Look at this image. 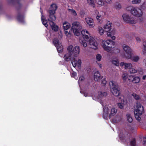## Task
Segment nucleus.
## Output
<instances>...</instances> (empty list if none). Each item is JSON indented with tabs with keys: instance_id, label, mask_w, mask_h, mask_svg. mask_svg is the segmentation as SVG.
<instances>
[{
	"instance_id": "1",
	"label": "nucleus",
	"mask_w": 146,
	"mask_h": 146,
	"mask_svg": "<svg viewBox=\"0 0 146 146\" xmlns=\"http://www.w3.org/2000/svg\"><path fill=\"white\" fill-rule=\"evenodd\" d=\"M144 112L143 107L140 102L137 101L136 103V108L134 112L135 117L137 120L140 121L141 119L140 116Z\"/></svg>"
},
{
	"instance_id": "2",
	"label": "nucleus",
	"mask_w": 146,
	"mask_h": 146,
	"mask_svg": "<svg viewBox=\"0 0 146 146\" xmlns=\"http://www.w3.org/2000/svg\"><path fill=\"white\" fill-rule=\"evenodd\" d=\"M102 46L104 50L109 52L112 49L115 47V42L111 40H108L106 41H103L102 42Z\"/></svg>"
},
{
	"instance_id": "3",
	"label": "nucleus",
	"mask_w": 146,
	"mask_h": 146,
	"mask_svg": "<svg viewBox=\"0 0 146 146\" xmlns=\"http://www.w3.org/2000/svg\"><path fill=\"white\" fill-rule=\"evenodd\" d=\"M111 87V92L113 94L116 96H119L120 94V89L118 85L116 84L113 81H111L109 84Z\"/></svg>"
},
{
	"instance_id": "4",
	"label": "nucleus",
	"mask_w": 146,
	"mask_h": 146,
	"mask_svg": "<svg viewBox=\"0 0 146 146\" xmlns=\"http://www.w3.org/2000/svg\"><path fill=\"white\" fill-rule=\"evenodd\" d=\"M104 28V31L108 32L107 33V35L108 36H111L112 35H115V30L114 29H113L111 30V23H107L105 25Z\"/></svg>"
},
{
	"instance_id": "5",
	"label": "nucleus",
	"mask_w": 146,
	"mask_h": 146,
	"mask_svg": "<svg viewBox=\"0 0 146 146\" xmlns=\"http://www.w3.org/2000/svg\"><path fill=\"white\" fill-rule=\"evenodd\" d=\"M123 48L125 52V56L126 58H129L133 54V52L132 49L128 46L124 44L123 45Z\"/></svg>"
},
{
	"instance_id": "6",
	"label": "nucleus",
	"mask_w": 146,
	"mask_h": 146,
	"mask_svg": "<svg viewBox=\"0 0 146 146\" xmlns=\"http://www.w3.org/2000/svg\"><path fill=\"white\" fill-rule=\"evenodd\" d=\"M122 17L124 21L130 24H133L136 23V21L134 20L131 16H129L126 13H124Z\"/></svg>"
},
{
	"instance_id": "7",
	"label": "nucleus",
	"mask_w": 146,
	"mask_h": 146,
	"mask_svg": "<svg viewBox=\"0 0 146 146\" xmlns=\"http://www.w3.org/2000/svg\"><path fill=\"white\" fill-rule=\"evenodd\" d=\"M80 33L82 36L83 38L84 39V40H82L80 41V43L83 45V46L84 47H85L87 46V43L86 42V41H87L89 37L88 35H86L85 34L86 30H81V31Z\"/></svg>"
},
{
	"instance_id": "8",
	"label": "nucleus",
	"mask_w": 146,
	"mask_h": 146,
	"mask_svg": "<svg viewBox=\"0 0 146 146\" xmlns=\"http://www.w3.org/2000/svg\"><path fill=\"white\" fill-rule=\"evenodd\" d=\"M90 47L96 50L98 48V45L96 40L93 37H91L88 41Z\"/></svg>"
},
{
	"instance_id": "9",
	"label": "nucleus",
	"mask_w": 146,
	"mask_h": 146,
	"mask_svg": "<svg viewBox=\"0 0 146 146\" xmlns=\"http://www.w3.org/2000/svg\"><path fill=\"white\" fill-rule=\"evenodd\" d=\"M143 12L140 10V9H137L135 7L132 10L131 12V14L132 15L137 17H141L143 15Z\"/></svg>"
},
{
	"instance_id": "10",
	"label": "nucleus",
	"mask_w": 146,
	"mask_h": 146,
	"mask_svg": "<svg viewBox=\"0 0 146 146\" xmlns=\"http://www.w3.org/2000/svg\"><path fill=\"white\" fill-rule=\"evenodd\" d=\"M121 66H123L125 65V69H129V71L130 73H135L137 72V71L135 69L132 68V64H120Z\"/></svg>"
},
{
	"instance_id": "11",
	"label": "nucleus",
	"mask_w": 146,
	"mask_h": 146,
	"mask_svg": "<svg viewBox=\"0 0 146 146\" xmlns=\"http://www.w3.org/2000/svg\"><path fill=\"white\" fill-rule=\"evenodd\" d=\"M20 0H11L10 1V3L12 4L17 10L20 9L21 6V5L19 2Z\"/></svg>"
},
{
	"instance_id": "12",
	"label": "nucleus",
	"mask_w": 146,
	"mask_h": 146,
	"mask_svg": "<svg viewBox=\"0 0 146 146\" xmlns=\"http://www.w3.org/2000/svg\"><path fill=\"white\" fill-rule=\"evenodd\" d=\"M140 80V78L139 77H134L131 75H130L129 78V81L130 82H132L134 83H139Z\"/></svg>"
},
{
	"instance_id": "13",
	"label": "nucleus",
	"mask_w": 146,
	"mask_h": 146,
	"mask_svg": "<svg viewBox=\"0 0 146 146\" xmlns=\"http://www.w3.org/2000/svg\"><path fill=\"white\" fill-rule=\"evenodd\" d=\"M48 20L49 21L50 25L51 26L52 29L55 31H58V26L56 25L52 21H51L48 19Z\"/></svg>"
},
{
	"instance_id": "14",
	"label": "nucleus",
	"mask_w": 146,
	"mask_h": 146,
	"mask_svg": "<svg viewBox=\"0 0 146 146\" xmlns=\"http://www.w3.org/2000/svg\"><path fill=\"white\" fill-rule=\"evenodd\" d=\"M85 21L87 24L90 27H93L94 26V24L93 22V20L90 18H85Z\"/></svg>"
},
{
	"instance_id": "15",
	"label": "nucleus",
	"mask_w": 146,
	"mask_h": 146,
	"mask_svg": "<svg viewBox=\"0 0 146 146\" xmlns=\"http://www.w3.org/2000/svg\"><path fill=\"white\" fill-rule=\"evenodd\" d=\"M58 7L55 3H53L50 5V10L49 11V12L50 13H55V11L56 10Z\"/></svg>"
},
{
	"instance_id": "16",
	"label": "nucleus",
	"mask_w": 146,
	"mask_h": 146,
	"mask_svg": "<svg viewBox=\"0 0 146 146\" xmlns=\"http://www.w3.org/2000/svg\"><path fill=\"white\" fill-rule=\"evenodd\" d=\"M82 29H79L76 28H74V29H71V31H72L74 35L77 36H79L80 35V32L81 30Z\"/></svg>"
},
{
	"instance_id": "17",
	"label": "nucleus",
	"mask_w": 146,
	"mask_h": 146,
	"mask_svg": "<svg viewBox=\"0 0 146 146\" xmlns=\"http://www.w3.org/2000/svg\"><path fill=\"white\" fill-rule=\"evenodd\" d=\"M74 28L80 29H82V27L79 22L76 21L72 23L71 29H74Z\"/></svg>"
},
{
	"instance_id": "18",
	"label": "nucleus",
	"mask_w": 146,
	"mask_h": 146,
	"mask_svg": "<svg viewBox=\"0 0 146 146\" xmlns=\"http://www.w3.org/2000/svg\"><path fill=\"white\" fill-rule=\"evenodd\" d=\"M103 77L101 76L99 72L97 71L94 73V79L95 81H98L102 78Z\"/></svg>"
},
{
	"instance_id": "19",
	"label": "nucleus",
	"mask_w": 146,
	"mask_h": 146,
	"mask_svg": "<svg viewBox=\"0 0 146 146\" xmlns=\"http://www.w3.org/2000/svg\"><path fill=\"white\" fill-rule=\"evenodd\" d=\"M80 48L79 46H76L73 48V52L74 56H77L78 54H79L80 52Z\"/></svg>"
},
{
	"instance_id": "20",
	"label": "nucleus",
	"mask_w": 146,
	"mask_h": 146,
	"mask_svg": "<svg viewBox=\"0 0 146 146\" xmlns=\"http://www.w3.org/2000/svg\"><path fill=\"white\" fill-rule=\"evenodd\" d=\"M103 116L104 118L106 119L108 118V108H103Z\"/></svg>"
},
{
	"instance_id": "21",
	"label": "nucleus",
	"mask_w": 146,
	"mask_h": 146,
	"mask_svg": "<svg viewBox=\"0 0 146 146\" xmlns=\"http://www.w3.org/2000/svg\"><path fill=\"white\" fill-rule=\"evenodd\" d=\"M73 47V46L71 45L68 46L67 49L68 53L66 54L67 55H69V56L72 55L73 54V50L72 49Z\"/></svg>"
},
{
	"instance_id": "22",
	"label": "nucleus",
	"mask_w": 146,
	"mask_h": 146,
	"mask_svg": "<svg viewBox=\"0 0 146 146\" xmlns=\"http://www.w3.org/2000/svg\"><path fill=\"white\" fill-rule=\"evenodd\" d=\"M63 28L64 30H67L70 27V25L67 22H65L63 24Z\"/></svg>"
},
{
	"instance_id": "23",
	"label": "nucleus",
	"mask_w": 146,
	"mask_h": 146,
	"mask_svg": "<svg viewBox=\"0 0 146 146\" xmlns=\"http://www.w3.org/2000/svg\"><path fill=\"white\" fill-rule=\"evenodd\" d=\"M57 50L58 53H61L63 51V46L61 44L58 45V46H56Z\"/></svg>"
},
{
	"instance_id": "24",
	"label": "nucleus",
	"mask_w": 146,
	"mask_h": 146,
	"mask_svg": "<svg viewBox=\"0 0 146 146\" xmlns=\"http://www.w3.org/2000/svg\"><path fill=\"white\" fill-rule=\"evenodd\" d=\"M73 62L74 64H81L82 63L81 60L80 59H78L77 60L75 58H73L71 60L72 64H73Z\"/></svg>"
},
{
	"instance_id": "25",
	"label": "nucleus",
	"mask_w": 146,
	"mask_h": 146,
	"mask_svg": "<svg viewBox=\"0 0 146 146\" xmlns=\"http://www.w3.org/2000/svg\"><path fill=\"white\" fill-rule=\"evenodd\" d=\"M120 50L118 48H114L112 49L109 52L111 53H114L117 54L119 53Z\"/></svg>"
},
{
	"instance_id": "26",
	"label": "nucleus",
	"mask_w": 146,
	"mask_h": 146,
	"mask_svg": "<svg viewBox=\"0 0 146 146\" xmlns=\"http://www.w3.org/2000/svg\"><path fill=\"white\" fill-rule=\"evenodd\" d=\"M44 16L43 15H42L41 16V20L42 22V23L46 27H47L48 26V24L47 23V20H46L45 19L43 18Z\"/></svg>"
},
{
	"instance_id": "27",
	"label": "nucleus",
	"mask_w": 146,
	"mask_h": 146,
	"mask_svg": "<svg viewBox=\"0 0 146 146\" xmlns=\"http://www.w3.org/2000/svg\"><path fill=\"white\" fill-rule=\"evenodd\" d=\"M53 43L56 47L61 44H60L59 41L57 38H55L54 39Z\"/></svg>"
},
{
	"instance_id": "28",
	"label": "nucleus",
	"mask_w": 146,
	"mask_h": 146,
	"mask_svg": "<svg viewBox=\"0 0 146 146\" xmlns=\"http://www.w3.org/2000/svg\"><path fill=\"white\" fill-rule=\"evenodd\" d=\"M107 95L106 92H98V95L100 98H102L103 97H106Z\"/></svg>"
},
{
	"instance_id": "29",
	"label": "nucleus",
	"mask_w": 146,
	"mask_h": 146,
	"mask_svg": "<svg viewBox=\"0 0 146 146\" xmlns=\"http://www.w3.org/2000/svg\"><path fill=\"white\" fill-rule=\"evenodd\" d=\"M130 76V75H128L127 73H124L122 75V78L124 81H126L127 79L129 80V78Z\"/></svg>"
},
{
	"instance_id": "30",
	"label": "nucleus",
	"mask_w": 146,
	"mask_h": 146,
	"mask_svg": "<svg viewBox=\"0 0 146 146\" xmlns=\"http://www.w3.org/2000/svg\"><path fill=\"white\" fill-rule=\"evenodd\" d=\"M132 96L134 98L137 100L140 101L141 100L140 97L138 95L136 94L135 93H133L132 94Z\"/></svg>"
},
{
	"instance_id": "31",
	"label": "nucleus",
	"mask_w": 146,
	"mask_h": 146,
	"mask_svg": "<svg viewBox=\"0 0 146 146\" xmlns=\"http://www.w3.org/2000/svg\"><path fill=\"white\" fill-rule=\"evenodd\" d=\"M129 59H130L132 61L135 62H137L139 60V58L138 56H131L130 58H129Z\"/></svg>"
},
{
	"instance_id": "32",
	"label": "nucleus",
	"mask_w": 146,
	"mask_h": 146,
	"mask_svg": "<svg viewBox=\"0 0 146 146\" xmlns=\"http://www.w3.org/2000/svg\"><path fill=\"white\" fill-rule=\"evenodd\" d=\"M49 13V17L50 19L52 20L51 21H54L56 19V17L54 15V14L55 13Z\"/></svg>"
},
{
	"instance_id": "33",
	"label": "nucleus",
	"mask_w": 146,
	"mask_h": 146,
	"mask_svg": "<svg viewBox=\"0 0 146 146\" xmlns=\"http://www.w3.org/2000/svg\"><path fill=\"white\" fill-rule=\"evenodd\" d=\"M127 120L129 123H131L132 122L133 119L131 115L129 114H126Z\"/></svg>"
},
{
	"instance_id": "34",
	"label": "nucleus",
	"mask_w": 146,
	"mask_h": 146,
	"mask_svg": "<svg viewBox=\"0 0 146 146\" xmlns=\"http://www.w3.org/2000/svg\"><path fill=\"white\" fill-rule=\"evenodd\" d=\"M23 18V16L21 15L20 14H19L17 16V19L18 21L23 23L24 22Z\"/></svg>"
},
{
	"instance_id": "35",
	"label": "nucleus",
	"mask_w": 146,
	"mask_h": 146,
	"mask_svg": "<svg viewBox=\"0 0 146 146\" xmlns=\"http://www.w3.org/2000/svg\"><path fill=\"white\" fill-rule=\"evenodd\" d=\"M88 3L89 5H90L93 7H95V5L94 3V2L93 0H87Z\"/></svg>"
},
{
	"instance_id": "36",
	"label": "nucleus",
	"mask_w": 146,
	"mask_h": 146,
	"mask_svg": "<svg viewBox=\"0 0 146 146\" xmlns=\"http://www.w3.org/2000/svg\"><path fill=\"white\" fill-rule=\"evenodd\" d=\"M146 5L145 3L144 2L140 6V10L142 11L143 10H144L146 8Z\"/></svg>"
},
{
	"instance_id": "37",
	"label": "nucleus",
	"mask_w": 146,
	"mask_h": 146,
	"mask_svg": "<svg viewBox=\"0 0 146 146\" xmlns=\"http://www.w3.org/2000/svg\"><path fill=\"white\" fill-rule=\"evenodd\" d=\"M136 139L135 138H133L132 140L130 142V146H136Z\"/></svg>"
},
{
	"instance_id": "38",
	"label": "nucleus",
	"mask_w": 146,
	"mask_h": 146,
	"mask_svg": "<svg viewBox=\"0 0 146 146\" xmlns=\"http://www.w3.org/2000/svg\"><path fill=\"white\" fill-rule=\"evenodd\" d=\"M115 7L117 9H119L121 8V5L118 3L116 2L115 4Z\"/></svg>"
},
{
	"instance_id": "39",
	"label": "nucleus",
	"mask_w": 146,
	"mask_h": 146,
	"mask_svg": "<svg viewBox=\"0 0 146 146\" xmlns=\"http://www.w3.org/2000/svg\"><path fill=\"white\" fill-rule=\"evenodd\" d=\"M96 3L99 5H103L104 3L102 0H96Z\"/></svg>"
},
{
	"instance_id": "40",
	"label": "nucleus",
	"mask_w": 146,
	"mask_h": 146,
	"mask_svg": "<svg viewBox=\"0 0 146 146\" xmlns=\"http://www.w3.org/2000/svg\"><path fill=\"white\" fill-rule=\"evenodd\" d=\"M112 64H119V61L117 58H113L111 60Z\"/></svg>"
},
{
	"instance_id": "41",
	"label": "nucleus",
	"mask_w": 146,
	"mask_h": 146,
	"mask_svg": "<svg viewBox=\"0 0 146 146\" xmlns=\"http://www.w3.org/2000/svg\"><path fill=\"white\" fill-rule=\"evenodd\" d=\"M98 31H99L100 34L101 35H102L103 34L104 32L105 31L102 27H98Z\"/></svg>"
},
{
	"instance_id": "42",
	"label": "nucleus",
	"mask_w": 146,
	"mask_h": 146,
	"mask_svg": "<svg viewBox=\"0 0 146 146\" xmlns=\"http://www.w3.org/2000/svg\"><path fill=\"white\" fill-rule=\"evenodd\" d=\"M71 55L69 56V55H67V54H66L64 56L65 58V60L67 61H68L70 60H71Z\"/></svg>"
},
{
	"instance_id": "43",
	"label": "nucleus",
	"mask_w": 146,
	"mask_h": 146,
	"mask_svg": "<svg viewBox=\"0 0 146 146\" xmlns=\"http://www.w3.org/2000/svg\"><path fill=\"white\" fill-rule=\"evenodd\" d=\"M117 112V110L115 108H113L111 110L110 115H113L114 114H115Z\"/></svg>"
},
{
	"instance_id": "44",
	"label": "nucleus",
	"mask_w": 146,
	"mask_h": 146,
	"mask_svg": "<svg viewBox=\"0 0 146 146\" xmlns=\"http://www.w3.org/2000/svg\"><path fill=\"white\" fill-rule=\"evenodd\" d=\"M69 12H70L72 14H73L74 16H76L77 13L75 11L74 9H68Z\"/></svg>"
},
{
	"instance_id": "45",
	"label": "nucleus",
	"mask_w": 146,
	"mask_h": 146,
	"mask_svg": "<svg viewBox=\"0 0 146 146\" xmlns=\"http://www.w3.org/2000/svg\"><path fill=\"white\" fill-rule=\"evenodd\" d=\"M134 8V7H132V6H130L126 8V10L128 11H130L131 13L132 11V10L133 9V8Z\"/></svg>"
},
{
	"instance_id": "46",
	"label": "nucleus",
	"mask_w": 146,
	"mask_h": 146,
	"mask_svg": "<svg viewBox=\"0 0 146 146\" xmlns=\"http://www.w3.org/2000/svg\"><path fill=\"white\" fill-rule=\"evenodd\" d=\"M118 106L121 109H122L123 108H124V104L122 103H118Z\"/></svg>"
},
{
	"instance_id": "47",
	"label": "nucleus",
	"mask_w": 146,
	"mask_h": 146,
	"mask_svg": "<svg viewBox=\"0 0 146 146\" xmlns=\"http://www.w3.org/2000/svg\"><path fill=\"white\" fill-rule=\"evenodd\" d=\"M96 58L98 61H100L101 60L102 56L100 54H98L96 55Z\"/></svg>"
},
{
	"instance_id": "48",
	"label": "nucleus",
	"mask_w": 146,
	"mask_h": 146,
	"mask_svg": "<svg viewBox=\"0 0 146 146\" xmlns=\"http://www.w3.org/2000/svg\"><path fill=\"white\" fill-rule=\"evenodd\" d=\"M141 0H133L132 1V3L133 4H136L140 3Z\"/></svg>"
},
{
	"instance_id": "49",
	"label": "nucleus",
	"mask_w": 146,
	"mask_h": 146,
	"mask_svg": "<svg viewBox=\"0 0 146 146\" xmlns=\"http://www.w3.org/2000/svg\"><path fill=\"white\" fill-rule=\"evenodd\" d=\"M85 79V78L83 76H80L79 77V80H78V82L80 81H83Z\"/></svg>"
},
{
	"instance_id": "50",
	"label": "nucleus",
	"mask_w": 146,
	"mask_h": 146,
	"mask_svg": "<svg viewBox=\"0 0 146 146\" xmlns=\"http://www.w3.org/2000/svg\"><path fill=\"white\" fill-rule=\"evenodd\" d=\"M107 82V81L105 78H104L102 80V84H103L104 86L106 85Z\"/></svg>"
},
{
	"instance_id": "51",
	"label": "nucleus",
	"mask_w": 146,
	"mask_h": 146,
	"mask_svg": "<svg viewBox=\"0 0 146 146\" xmlns=\"http://www.w3.org/2000/svg\"><path fill=\"white\" fill-rule=\"evenodd\" d=\"M76 76V72H73L71 74V76L73 77L74 78Z\"/></svg>"
},
{
	"instance_id": "52",
	"label": "nucleus",
	"mask_w": 146,
	"mask_h": 146,
	"mask_svg": "<svg viewBox=\"0 0 146 146\" xmlns=\"http://www.w3.org/2000/svg\"><path fill=\"white\" fill-rule=\"evenodd\" d=\"M65 33L66 35H71V34L70 31H69V32H68V31H65Z\"/></svg>"
},
{
	"instance_id": "53",
	"label": "nucleus",
	"mask_w": 146,
	"mask_h": 146,
	"mask_svg": "<svg viewBox=\"0 0 146 146\" xmlns=\"http://www.w3.org/2000/svg\"><path fill=\"white\" fill-rule=\"evenodd\" d=\"M143 52L144 54L146 53V46H144V49L143 50Z\"/></svg>"
},
{
	"instance_id": "54",
	"label": "nucleus",
	"mask_w": 146,
	"mask_h": 146,
	"mask_svg": "<svg viewBox=\"0 0 146 146\" xmlns=\"http://www.w3.org/2000/svg\"><path fill=\"white\" fill-rule=\"evenodd\" d=\"M143 144L146 146V138H144V140L143 142Z\"/></svg>"
},
{
	"instance_id": "55",
	"label": "nucleus",
	"mask_w": 146,
	"mask_h": 146,
	"mask_svg": "<svg viewBox=\"0 0 146 146\" xmlns=\"http://www.w3.org/2000/svg\"><path fill=\"white\" fill-rule=\"evenodd\" d=\"M80 14L81 15H84L85 14V12L84 11L82 10L80 12Z\"/></svg>"
},
{
	"instance_id": "56",
	"label": "nucleus",
	"mask_w": 146,
	"mask_h": 146,
	"mask_svg": "<svg viewBox=\"0 0 146 146\" xmlns=\"http://www.w3.org/2000/svg\"><path fill=\"white\" fill-rule=\"evenodd\" d=\"M105 1L107 3H110L111 2V0H105Z\"/></svg>"
},
{
	"instance_id": "57",
	"label": "nucleus",
	"mask_w": 146,
	"mask_h": 146,
	"mask_svg": "<svg viewBox=\"0 0 146 146\" xmlns=\"http://www.w3.org/2000/svg\"><path fill=\"white\" fill-rule=\"evenodd\" d=\"M143 46H146V40L144 41L143 42Z\"/></svg>"
},
{
	"instance_id": "58",
	"label": "nucleus",
	"mask_w": 146,
	"mask_h": 146,
	"mask_svg": "<svg viewBox=\"0 0 146 146\" xmlns=\"http://www.w3.org/2000/svg\"><path fill=\"white\" fill-rule=\"evenodd\" d=\"M111 37L112 39L113 40H114L115 38V37L114 36H111Z\"/></svg>"
},
{
	"instance_id": "59",
	"label": "nucleus",
	"mask_w": 146,
	"mask_h": 146,
	"mask_svg": "<svg viewBox=\"0 0 146 146\" xmlns=\"http://www.w3.org/2000/svg\"><path fill=\"white\" fill-rule=\"evenodd\" d=\"M120 64H131L130 63H124L123 62H121L120 63Z\"/></svg>"
},
{
	"instance_id": "60",
	"label": "nucleus",
	"mask_w": 146,
	"mask_h": 146,
	"mask_svg": "<svg viewBox=\"0 0 146 146\" xmlns=\"http://www.w3.org/2000/svg\"><path fill=\"white\" fill-rule=\"evenodd\" d=\"M146 78V75L143 76L142 79L143 80H145V79Z\"/></svg>"
},
{
	"instance_id": "61",
	"label": "nucleus",
	"mask_w": 146,
	"mask_h": 146,
	"mask_svg": "<svg viewBox=\"0 0 146 146\" xmlns=\"http://www.w3.org/2000/svg\"><path fill=\"white\" fill-rule=\"evenodd\" d=\"M136 39L137 40V41H140V39L139 37L136 38Z\"/></svg>"
},
{
	"instance_id": "62",
	"label": "nucleus",
	"mask_w": 146,
	"mask_h": 146,
	"mask_svg": "<svg viewBox=\"0 0 146 146\" xmlns=\"http://www.w3.org/2000/svg\"><path fill=\"white\" fill-rule=\"evenodd\" d=\"M100 17V16H98V15H97V16H96V19H97L98 20H99V18Z\"/></svg>"
},
{
	"instance_id": "63",
	"label": "nucleus",
	"mask_w": 146,
	"mask_h": 146,
	"mask_svg": "<svg viewBox=\"0 0 146 146\" xmlns=\"http://www.w3.org/2000/svg\"><path fill=\"white\" fill-rule=\"evenodd\" d=\"M77 65V64H72L73 66L74 67H76V66Z\"/></svg>"
},
{
	"instance_id": "64",
	"label": "nucleus",
	"mask_w": 146,
	"mask_h": 146,
	"mask_svg": "<svg viewBox=\"0 0 146 146\" xmlns=\"http://www.w3.org/2000/svg\"><path fill=\"white\" fill-rule=\"evenodd\" d=\"M144 63L145 64H146V59L144 60Z\"/></svg>"
}]
</instances>
